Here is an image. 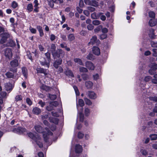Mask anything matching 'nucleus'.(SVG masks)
<instances>
[{
	"label": "nucleus",
	"mask_w": 157,
	"mask_h": 157,
	"mask_svg": "<svg viewBox=\"0 0 157 157\" xmlns=\"http://www.w3.org/2000/svg\"><path fill=\"white\" fill-rule=\"evenodd\" d=\"M92 50L93 53L95 55H98L100 54V50L98 47H93Z\"/></svg>",
	"instance_id": "4468645a"
},
{
	"label": "nucleus",
	"mask_w": 157,
	"mask_h": 157,
	"mask_svg": "<svg viewBox=\"0 0 157 157\" xmlns=\"http://www.w3.org/2000/svg\"><path fill=\"white\" fill-rule=\"evenodd\" d=\"M153 52V55L154 56H157V49L154 48L152 49Z\"/></svg>",
	"instance_id": "5fc2aeb1"
},
{
	"label": "nucleus",
	"mask_w": 157,
	"mask_h": 157,
	"mask_svg": "<svg viewBox=\"0 0 157 157\" xmlns=\"http://www.w3.org/2000/svg\"><path fill=\"white\" fill-rule=\"evenodd\" d=\"M26 102L27 103L29 104V105H30L32 104V102L30 100V99L29 98H28L26 99Z\"/></svg>",
	"instance_id": "69168bd1"
},
{
	"label": "nucleus",
	"mask_w": 157,
	"mask_h": 157,
	"mask_svg": "<svg viewBox=\"0 0 157 157\" xmlns=\"http://www.w3.org/2000/svg\"><path fill=\"white\" fill-rule=\"evenodd\" d=\"M5 56L9 59H11L13 56V54L11 49L7 48L4 51Z\"/></svg>",
	"instance_id": "0eeeda50"
},
{
	"label": "nucleus",
	"mask_w": 157,
	"mask_h": 157,
	"mask_svg": "<svg viewBox=\"0 0 157 157\" xmlns=\"http://www.w3.org/2000/svg\"><path fill=\"white\" fill-rule=\"evenodd\" d=\"M50 103H51V104L53 107L54 106L56 107L58 105V103L56 101L51 102H50Z\"/></svg>",
	"instance_id": "49530a36"
},
{
	"label": "nucleus",
	"mask_w": 157,
	"mask_h": 157,
	"mask_svg": "<svg viewBox=\"0 0 157 157\" xmlns=\"http://www.w3.org/2000/svg\"><path fill=\"white\" fill-rule=\"evenodd\" d=\"M0 94L1 97L2 99H6L7 98V93L5 91H1L0 92Z\"/></svg>",
	"instance_id": "bb28decb"
},
{
	"label": "nucleus",
	"mask_w": 157,
	"mask_h": 157,
	"mask_svg": "<svg viewBox=\"0 0 157 157\" xmlns=\"http://www.w3.org/2000/svg\"><path fill=\"white\" fill-rule=\"evenodd\" d=\"M46 59L42 58L40 59V63L43 66H46L48 68L49 66L50 62L51 61V55L49 52H47L45 54Z\"/></svg>",
	"instance_id": "7ed1b4c3"
},
{
	"label": "nucleus",
	"mask_w": 157,
	"mask_h": 157,
	"mask_svg": "<svg viewBox=\"0 0 157 157\" xmlns=\"http://www.w3.org/2000/svg\"><path fill=\"white\" fill-rule=\"evenodd\" d=\"M57 69V71L59 73H60L62 72L63 71V69L61 67H59L58 66V67L56 68Z\"/></svg>",
	"instance_id": "052dcab7"
},
{
	"label": "nucleus",
	"mask_w": 157,
	"mask_h": 157,
	"mask_svg": "<svg viewBox=\"0 0 157 157\" xmlns=\"http://www.w3.org/2000/svg\"><path fill=\"white\" fill-rule=\"evenodd\" d=\"M86 104L89 105H92V103L91 101L89 99L87 98H85L84 99Z\"/></svg>",
	"instance_id": "4c0bfd02"
},
{
	"label": "nucleus",
	"mask_w": 157,
	"mask_h": 157,
	"mask_svg": "<svg viewBox=\"0 0 157 157\" xmlns=\"http://www.w3.org/2000/svg\"><path fill=\"white\" fill-rule=\"evenodd\" d=\"M34 128L36 131L40 133L43 132V136L46 142L47 141L48 136L49 135L52 136L53 135L52 133L47 128H45L46 132L45 131H43V128L40 125H35Z\"/></svg>",
	"instance_id": "f257e3e1"
},
{
	"label": "nucleus",
	"mask_w": 157,
	"mask_h": 157,
	"mask_svg": "<svg viewBox=\"0 0 157 157\" xmlns=\"http://www.w3.org/2000/svg\"><path fill=\"white\" fill-rule=\"evenodd\" d=\"M68 40L70 41L74 40L75 39V37L73 34H71L67 36Z\"/></svg>",
	"instance_id": "c85d7f7f"
},
{
	"label": "nucleus",
	"mask_w": 157,
	"mask_h": 157,
	"mask_svg": "<svg viewBox=\"0 0 157 157\" xmlns=\"http://www.w3.org/2000/svg\"><path fill=\"white\" fill-rule=\"evenodd\" d=\"M38 103L42 107H43L45 105V103L44 102H43L41 100L40 101L38 102Z\"/></svg>",
	"instance_id": "bf43d9fd"
},
{
	"label": "nucleus",
	"mask_w": 157,
	"mask_h": 157,
	"mask_svg": "<svg viewBox=\"0 0 157 157\" xmlns=\"http://www.w3.org/2000/svg\"><path fill=\"white\" fill-rule=\"evenodd\" d=\"M48 4L51 8H53L54 6V2L52 1L48 2Z\"/></svg>",
	"instance_id": "680f3d73"
},
{
	"label": "nucleus",
	"mask_w": 157,
	"mask_h": 157,
	"mask_svg": "<svg viewBox=\"0 0 157 157\" xmlns=\"http://www.w3.org/2000/svg\"><path fill=\"white\" fill-rule=\"evenodd\" d=\"M28 136L31 139L33 140L34 141H36V140H40V137L38 135L35 136L31 132H29L27 133Z\"/></svg>",
	"instance_id": "1a4fd4ad"
},
{
	"label": "nucleus",
	"mask_w": 157,
	"mask_h": 157,
	"mask_svg": "<svg viewBox=\"0 0 157 157\" xmlns=\"http://www.w3.org/2000/svg\"><path fill=\"white\" fill-rule=\"evenodd\" d=\"M5 87L6 90L7 91H10L13 88L12 84L9 82L5 84Z\"/></svg>",
	"instance_id": "f8f14e48"
},
{
	"label": "nucleus",
	"mask_w": 157,
	"mask_h": 157,
	"mask_svg": "<svg viewBox=\"0 0 157 157\" xmlns=\"http://www.w3.org/2000/svg\"><path fill=\"white\" fill-rule=\"evenodd\" d=\"M84 113L85 114L86 116H89L90 113V109L87 108H85L84 110Z\"/></svg>",
	"instance_id": "72a5a7b5"
},
{
	"label": "nucleus",
	"mask_w": 157,
	"mask_h": 157,
	"mask_svg": "<svg viewBox=\"0 0 157 157\" xmlns=\"http://www.w3.org/2000/svg\"><path fill=\"white\" fill-rule=\"evenodd\" d=\"M66 74L68 76H71V77H74V75L73 74L71 71L70 70H67L66 71Z\"/></svg>",
	"instance_id": "473e14b6"
},
{
	"label": "nucleus",
	"mask_w": 157,
	"mask_h": 157,
	"mask_svg": "<svg viewBox=\"0 0 157 157\" xmlns=\"http://www.w3.org/2000/svg\"><path fill=\"white\" fill-rule=\"evenodd\" d=\"M87 28L89 30H91L93 29L94 26L92 24H90L87 26Z\"/></svg>",
	"instance_id": "13d9d810"
},
{
	"label": "nucleus",
	"mask_w": 157,
	"mask_h": 157,
	"mask_svg": "<svg viewBox=\"0 0 157 157\" xmlns=\"http://www.w3.org/2000/svg\"><path fill=\"white\" fill-rule=\"evenodd\" d=\"M73 88H74L75 92L76 94V100H77V98L78 95V89L77 87L75 86H74Z\"/></svg>",
	"instance_id": "79ce46f5"
},
{
	"label": "nucleus",
	"mask_w": 157,
	"mask_h": 157,
	"mask_svg": "<svg viewBox=\"0 0 157 157\" xmlns=\"http://www.w3.org/2000/svg\"><path fill=\"white\" fill-rule=\"evenodd\" d=\"M97 37L96 36H93L90 40V42L88 43V45H93L96 43Z\"/></svg>",
	"instance_id": "2eb2a0df"
},
{
	"label": "nucleus",
	"mask_w": 157,
	"mask_h": 157,
	"mask_svg": "<svg viewBox=\"0 0 157 157\" xmlns=\"http://www.w3.org/2000/svg\"><path fill=\"white\" fill-rule=\"evenodd\" d=\"M40 88L47 91H49L50 90V87L44 85H42L40 87Z\"/></svg>",
	"instance_id": "cd10ccee"
},
{
	"label": "nucleus",
	"mask_w": 157,
	"mask_h": 157,
	"mask_svg": "<svg viewBox=\"0 0 157 157\" xmlns=\"http://www.w3.org/2000/svg\"><path fill=\"white\" fill-rule=\"evenodd\" d=\"M151 139L152 140H155L157 139V134H152L150 136Z\"/></svg>",
	"instance_id": "c756f323"
},
{
	"label": "nucleus",
	"mask_w": 157,
	"mask_h": 157,
	"mask_svg": "<svg viewBox=\"0 0 157 157\" xmlns=\"http://www.w3.org/2000/svg\"><path fill=\"white\" fill-rule=\"evenodd\" d=\"M80 109V112L79 111V120L81 122H82L84 119V116L83 113L82 112V111H83V109L81 108Z\"/></svg>",
	"instance_id": "a211bd4d"
},
{
	"label": "nucleus",
	"mask_w": 157,
	"mask_h": 157,
	"mask_svg": "<svg viewBox=\"0 0 157 157\" xmlns=\"http://www.w3.org/2000/svg\"><path fill=\"white\" fill-rule=\"evenodd\" d=\"M92 23L95 25H97L100 24V21L98 20H95L93 21Z\"/></svg>",
	"instance_id": "37998d69"
},
{
	"label": "nucleus",
	"mask_w": 157,
	"mask_h": 157,
	"mask_svg": "<svg viewBox=\"0 0 157 157\" xmlns=\"http://www.w3.org/2000/svg\"><path fill=\"white\" fill-rule=\"evenodd\" d=\"M151 44L152 47H157V42L152 41Z\"/></svg>",
	"instance_id": "603ef678"
},
{
	"label": "nucleus",
	"mask_w": 157,
	"mask_h": 157,
	"mask_svg": "<svg viewBox=\"0 0 157 157\" xmlns=\"http://www.w3.org/2000/svg\"><path fill=\"white\" fill-rule=\"evenodd\" d=\"M56 38V36L52 34L50 35V39L51 41H53Z\"/></svg>",
	"instance_id": "774afa93"
},
{
	"label": "nucleus",
	"mask_w": 157,
	"mask_h": 157,
	"mask_svg": "<svg viewBox=\"0 0 157 157\" xmlns=\"http://www.w3.org/2000/svg\"><path fill=\"white\" fill-rule=\"evenodd\" d=\"M27 10L29 12H31L33 10V6L32 3H30L28 4L26 8Z\"/></svg>",
	"instance_id": "393cba45"
},
{
	"label": "nucleus",
	"mask_w": 157,
	"mask_h": 157,
	"mask_svg": "<svg viewBox=\"0 0 157 157\" xmlns=\"http://www.w3.org/2000/svg\"><path fill=\"white\" fill-rule=\"evenodd\" d=\"M85 2L86 5H90L94 7H97L98 5V2L94 0H85Z\"/></svg>",
	"instance_id": "423d86ee"
},
{
	"label": "nucleus",
	"mask_w": 157,
	"mask_h": 157,
	"mask_svg": "<svg viewBox=\"0 0 157 157\" xmlns=\"http://www.w3.org/2000/svg\"><path fill=\"white\" fill-rule=\"evenodd\" d=\"M46 109L48 111H51L54 109V107L50 103L49 105L46 106Z\"/></svg>",
	"instance_id": "2f4dec72"
},
{
	"label": "nucleus",
	"mask_w": 157,
	"mask_h": 157,
	"mask_svg": "<svg viewBox=\"0 0 157 157\" xmlns=\"http://www.w3.org/2000/svg\"><path fill=\"white\" fill-rule=\"evenodd\" d=\"M41 112L40 109L37 107H35L33 109V113L36 114H39Z\"/></svg>",
	"instance_id": "f3484780"
},
{
	"label": "nucleus",
	"mask_w": 157,
	"mask_h": 157,
	"mask_svg": "<svg viewBox=\"0 0 157 157\" xmlns=\"http://www.w3.org/2000/svg\"><path fill=\"white\" fill-rule=\"evenodd\" d=\"M87 9L90 12H92L95 10V9L94 8L92 7L89 6L87 7Z\"/></svg>",
	"instance_id": "3c124183"
},
{
	"label": "nucleus",
	"mask_w": 157,
	"mask_h": 157,
	"mask_svg": "<svg viewBox=\"0 0 157 157\" xmlns=\"http://www.w3.org/2000/svg\"><path fill=\"white\" fill-rule=\"evenodd\" d=\"M107 37V35L105 34H102L100 35V39L103 40L106 38Z\"/></svg>",
	"instance_id": "6e6d98bb"
},
{
	"label": "nucleus",
	"mask_w": 157,
	"mask_h": 157,
	"mask_svg": "<svg viewBox=\"0 0 157 157\" xmlns=\"http://www.w3.org/2000/svg\"><path fill=\"white\" fill-rule=\"evenodd\" d=\"M10 36V34L7 33H4L2 35L1 39L0 41V43L2 44L6 41L7 39Z\"/></svg>",
	"instance_id": "6e6552de"
},
{
	"label": "nucleus",
	"mask_w": 157,
	"mask_h": 157,
	"mask_svg": "<svg viewBox=\"0 0 157 157\" xmlns=\"http://www.w3.org/2000/svg\"><path fill=\"white\" fill-rule=\"evenodd\" d=\"M20 61V58L18 57H17L15 59L11 61L10 63V67L9 68L10 71L17 72V69L16 67L18 66Z\"/></svg>",
	"instance_id": "f03ea898"
},
{
	"label": "nucleus",
	"mask_w": 157,
	"mask_h": 157,
	"mask_svg": "<svg viewBox=\"0 0 157 157\" xmlns=\"http://www.w3.org/2000/svg\"><path fill=\"white\" fill-rule=\"evenodd\" d=\"M36 70L37 73H43L45 75L46 74V70H45L42 68L38 67L36 69Z\"/></svg>",
	"instance_id": "b1692460"
},
{
	"label": "nucleus",
	"mask_w": 157,
	"mask_h": 157,
	"mask_svg": "<svg viewBox=\"0 0 157 157\" xmlns=\"http://www.w3.org/2000/svg\"><path fill=\"white\" fill-rule=\"evenodd\" d=\"M11 6L13 8L15 9L18 6V5L17 3L16 2L13 1L12 2Z\"/></svg>",
	"instance_id": "f704fd0d"
},
{
	"label": "nucleus",
	"mask_w": 157,
	"mask_h": 157,
	"mask_svg": "<svg viewBox=\"0 0 157 157\" xmlns=\"http://www.w3.org/2000/svg\"><path fill=\"white\" fill-rule=\"evenodd\" d=\"M93 83L90 81H87L85 82V86L87 89H90L92 88Z\"/></svg>",
	"instance_id": "aec40b11"
},
{
	"label": "nucleus",
	"mask_w": 157,
	"mask_h": 157,
	"mask_svg": "<svg viewBox=\"0 0 157 157\" xmlns=\"http://www.w3.org/2000/svg\"><path fill=\"white\" fill-rule=\"evenodd\" d=\"M36 29L39 32L40 36H42L44 35V34L42 27L39 25L37 26Z\"/></svg>",
	"instance_id": "412c9836"
},
{
	"label": "nucleus",
	"mask_w": 157,
	"mask_h": 157,
	"mask_svg": "<svg viewBox=\"0 0 157 157\" xmlns=\"http://www.w3.org/2000/svg\"><path fill=\"white\" fill-rule=\"evenodd\" d=\"M22 97L21 95H17L16 96L15 98V101H20L22 100Z\"/></svg>",
	"instance_id": "e433bc0d"
},
{
	"label": "nucleus",
	"mask_w": 157,
	"mask_h": 157,
	"mask_svg": "<svg viewBox=\"0 0 157 157\" xmlns=\"http://www.w3.org/2000/svg\"><path fill=\"white\" fill-rule=\"evenodd\" d=\"M101 31L103 33H105L108 32V29L106 28H102Z\"/></svg>",
	"instance_id": "0e129e2a"
},
{
	"label": "nucleus",
	"mask_w": 157,
	"mask_h": 157,
	"mask_svg": "<svg viewBox=\"0 0 157 157\" xmlns=\"http://www.w3.org/2000/svg\"><path fill=\"white\" fill-rule=\"evenodd\" d=\"M140 151L141 153L144 156H146L147 155V152L145 150L142 149Z\"/></svg>",
	"instance_id": "a18cd8bd"
},
{
	"label": "nucleus",
	"mask_w": 157,
	"mask_h": 157,
	"mask_svg": "<svg viewBox=\"0 0 157 157\" xmlns=\"http://www.w3.org/2000/svg\"><path fill=\"white\" fill-rule=\"evenodd\" d=\"M21 70L22 74L25 78H27L28 75V71L27 68L25 67H22Z\"/></svg>",
	"instance_id": "6ab92c4d"
},
{
	"label": "nucleus",
	"mask_w": 157,
	"mask_h": 157,
	"mask_svg": "<svg viewBox=\"0 0 157 157\" xmlns=\"http://www.w3.org/2000/svg\"><path fill=\"white\" fill-rule=\"evenodd\" d=\"M27 56L28 58L30 60H32V58L31 56V54L30 52L27 51Z\"/></svg>",
	"instance_id": "4d7b16f0"
},
{
	"label": "nucleus",
	"mask_w": 157,
	"mask_h": 157,
	"mask_svg": "<svg viewBox=\"0 0 157 157\" xmlns=\"http://www.w3.org/2000/svg\"><path fill=\"white\" fill-rule=\"evenodd\" d=\"M151 79V77L150 76H147L144 79V80L146 82L149 81Z\"/></svg>",
	"instance_id": "e2e57ef3"
},
{
	"label": "nucleus",
	"mask_w": 157,
	"mask_h": 157,
	"mask_svg": "<svg viewBox=\"0 0 157 157\" xmlns=\"http://www.w3.org/2000/svg\"><path fill=\"white\" fill-rule=\"evenodd\" d=\"M62 60L61 58L56 60L53 63V66L55 68L58 67V66L61 64Z\"/></svg>",
	"instance_id": "ddd939ff"
},
{
	"label": "nucleus",
	"mask_w": 157,
	"mask_h": 157,
	"mask_svg": "<svg viewBox=\"0 0 157 157\" xmlns=\"http://www.w3.org/2000/svg\"><path fill=\"white\" fill-rule=\"evenodd\" d=\"M8 71L6 72L5 74V75L7 78H12L14 79L17 80L18 79V75L17 73V72H13V71Z\"/></svg>",
	"instance_id": "20e7f679"
},
{
	"label": "nucleus",
	"mask_w": 157,
	"mask_h": 157,
	"mask_svg": "<svg viewBox=\"0 0 157 157\" xmlns=\"http://www.w3.org/2000/svg\"><path fill=\"white\" fill-rule=\"evenodd\" d=\"M56 47L55 44H51V51L52 55V53H55L56 52Z\"/></svg>",
	"instance_id": "a878e982"
},
{
	"label": "nucleus",
	"mask_w": 157,
	"mask_h": 157,
	"mask_svg": "<svg viewBox=\"0 0 157 157\" xmlns=\"http://www.w3.org/2000/svg\"><path fill=\"white\" fill-rule=\"evenodd\" d=\"M84 105V103L82 99H79V105L81 107H82Z\"/></svg>",
	"instance_id": "8fccbe9b"
},
{
	"label": "nucleus",
	"mask_w": 157,
	"mask_h": 157,
	"mask_svg": "<svg viewBox=\"0 0 157 157\" xmlns=\"http://www.w3.org/2000/svg\"><path fill=\"white\" fill-rule=\"evenodd\" d=\"M84 5L83 1L82 0H80L79 2V6L80 7H82Z\"/></svg>",
	"instance_id": "338daca9"
},
{
	"label": "nucleus",
	"mask_w": 157,
	"mask_h": 157,
	"mask_svg": "<svg viewBox=\"0 0 157 157\" xmlns=\"http://www.w3.org/2000/svg\"><path fill=\"white\" fill-rule=\"evenodd\" d=\"M149 99L151 101L156 102L157 101V96L150 97Z\"/></svg>",
	"instance_id": "de8ad7c7"
},
{
	"label": "nucleus",
	"mask_w": 157,
	"mask_h": 157,
	"mask_svg": "<svg viewBox=\"0 0 157 157\" xmlns=\"http://www.w3.org/2000/svg\"><path fill=\"white\" fill-rule=\"evenodd\" d=\"M29 30L31 33H36V29L30 27L29 28Z\"/></svg>",
	"instance_id": "864d4df0"
},
{
	"label": "nucleus",
	"mask_w": 157,
	"mask_h": 157,
	"mask_svg": "<svg viewBox=\"0 0 157 157\" xmlns=\"http://www.w3.org/2000/svg\"><path fill=\"white\" fill-rule=\"evenodd\" d=\"M151 68L155 71L157 69V64L156 63H152L151 66Z\"/></svg>",
	"instance_id": "c9c22d12"
},
{
	"label": "nucleus",
	"mask_w": 157,
	"mask_h": 157,
	"mask_svg": "<svg viewBox=\"0 0 157 157\" xmlns=\"http://www.w3.org/2000/svg\"><path fill=\"white\" fill-rule=\"evenodd\" d=\"M149 16L150 17L154 18L155 16V13L152 11H150L149 13Z\"/></svg>",
	"instance_id": "c03bdc74"
},
{
	"label": "nucleus",
	"mask_w": 157,
	"mask_h": 157,
	"mask_svg": "<svg viewBox=\"0 0 157 157\" xmlns=\"http://www.w3.org/2000/svg\"><path fill=\"white\" fill-rule=\"evenodd\" d=\"M88 95L91 99H94L96 98V94L93 91H89L88 92Z\"/></svg>",
	"instance_id": "dca6fc26"
},
{
	"label": "nucleus",
	"mask_w": 157,
	"mask_h": 157,
	"mask_svg": "<svg viewBox=\"0 0 157 157\" xmlns=\"http://www.w3.org/2000/svg\"><path fill=\"white\" fill-rule=\"evenodd\" d=\"M102 26L101 25H99L98 26L96 29H94V32L96 33H97L101 29Z\"/></svg>",
	"instance_id": "a19ab883"
},
{
	"label": "nucleus",
	"mask_w": 157,
	"mask_h": 157,
	"mask_svg": "<svg viewBox=\"0 0 157 157\" xmlns=\"http://www.w3.org/2000/svg\"><path fill=\"white\" fill-rule=\"evenodd\" d=\"M48 97L52 100H55L56 98V95H52L50 94H48Z\"/></svg>",
	"instance_id": "ea45409f"
},
{
	"label": "nucleus",
	"mask_w": 157,
	"mask_h": 157,
	"mask_svg": "<svg viewBox=\"0 0 157 157\" xmlns=\"http://www.w3.org/2000/svg\"><path fill=\"white\" fill-rule=\"evenodd\" d=\"M88 59L90 60H92L94 59V56L92 54H89L87 57Z\"/></svg>",
	"instance_id": "58836bf2"
},
{
	"label": "nucleus",
	"mask_w": 157,
	"mask_h": 157,
	"mask_svg": "<svg viewBox=\"0 0 157 157\" xmlns=\"http://www.w3.org/2000/svg\"><path fill=\"white\" fill-rule=\"evenodd\" d=\"M80 71L82 72H86L87 71V69L84 67H82L79 68Z\"/></svg>",
	"instance_id": "09e8293b"
},
{
	"label": "nucleus",
	"mask_w": 157,
	"mask_h": 157,
	"mask_svg": "<svg viewBox=\"0 0 157 157\" xmlns=\"http://www.w3.org/2000/svg\"><path fill=\"white\" fill-rule=\"evenodd\" d=\"M154 30L153 29H151L150 30V33L149 34V36L151 38L154 39L155 38V35L154 33Z\"/></svg>",
	"instance_id": "5701e85b"
},
{
	"label": "nucleus",
	"mask_w": 157,
	"mask_h": 157,
	"mask_svg": "<svg viewBox=\"0 0 157 157\" xmlns=\"http://www.w3.org/2000/svg\"><path fill=\"white\" fill-rule=\"evenodd\" d=\"M25 129L21 127H18L17 128H14L12 132L16 133H21L25 132Z\"/></svg>",
	"instance_id": "9d476101"
},
{
	"label": "nucleus",
	"mask_w": 157,
	"mask_h": 157,
	"mask_svg": "<svg viewBox=\"0 0 157 157\" xmlns=\"http://www.w3.org/2000/svg\"><path fill=\"white\" fill-rule=\"evenodd\" d=\"M86 67L89 70H94V66L93 63L90 61H87L86 63Z\"/></svg>",
	"instance_id": "9b49d317"
},
{
	"label": "nucleus",
	"mask_w": 157,
	"mask_h": 157,
	"mask_svg": "<svg viewBox=\"0 0 157 157\" xmlns=\"http://www.w3.org/2000/svg\"><path fill=\"white\" fill-rule=\"evenodd\" d=\"M65 56V53L62 49H58L55 53H52V56L54 59L57 58H63Z\"/></svg>",
	"instance_id": "39448f33"
},
{
	"label": "nucleus",
	"mask_w": 157,
	"mask_h": 157,
	"mask_svg": "<svg viewBox=\"0 0 157 157\" xmlns=\"http://www.w3.org/2000/svg\"><path fill=\"white\" fill-rule=\"evenodd\" d=\"M40 138V140H36L35 141L37 144V145L39 146L40 147H43V145L42 143L41 142Z\"/></svg>",
	"instance_id": "7c9ffc66"
},
{
	"label": "nucleus",
	"mask_w": 157,
	"mask_h": 157,
	"mask_svg": "<svg viewBox=\"0 0 157 157\" xmlns=\"http://www.w3.org/2000/svg\"><path fill=\"white\" fill-rule=\"evenodd\" d=\"M156 21L155 19H151L149 22V24L150 26L152 27L155 26L156 24Z\"/></svg>",
	"instance_id": "4be33fe9"
}]
</instances>
